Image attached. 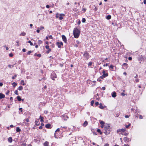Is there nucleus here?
<instances>
[{
	"mask_svg": "<svg viewBox=\"0 0 146 146\" xmlns=\"http://www.w3.org/2000/svg\"><path fill=\"white\" fill-rule=\"evenodd\" d=\"M28 42L29 43H30L31 45L32 46L33 45V43L31 42V41H30V40Z\"/></svg>",
	"mask_w": 146,
	"mask_h": 146,
	"instance_id": "obj_38",
	"label": "nucleus"
},
{
	"mask_svg": "<svg viewBox=\"0 0 146 146\" xmlns=\"http://www.w3.org/2000/svg\"><path fill=\"white\" fill-rule=\"evenodd\" d=\"M60 17H59V19L60 20H62L63 19V17H64L65 16V15L64 14L61 13L59 15Z\"/></svg>",
	"mask_w": 146,
	"mask_h": 146,
	"instance_id": "obj_10",
	"label": "nucleus"
},
{
	"mask_svg": "<svg viewBox=\"0 0 146 146\" xmlns=\"http://www.w3.org/2000/svg\"><path fill=\"white\" fill-rule=\"evenodd\" d=\"M113 67H114L112 65H111L110 66L109 68H111V69H113Z\"/></svg>",
	"mask_w": 146,
	"mask_h": 146,
	"instance_id": "obj_42",
	"label": "nucleus"
},
{
	"mask_svg": "<svg viewBox=\"0 0 146 146\" xmlns=\"http://www.w3.org/2000/svg\"><path fill=\"white\" fill-rule=\"evenodd\" d=\"M45 48L46 49H48V50H49V49H50L49 48V46H48V45H46V46H45Z\"/></svg>",
	"mask_w": 146,
	"mask_h": 146,
	"instance_id": "obj_41",
	"label": "nucleus"
},
{
	"mask_svg": "<svg viewBox=\"0 0 146 146\" xmlns=\"http://www.w3.org/2000/svg\"><path fill=\"white\" fill-rule=\"evenodd\" d=\"M54 137L55 138H57V136L56 135V133H54Z\"/></svg>",
	"mask_w": 146,
	"mask_h": 146,
	"instance_id": "obj_63",
	"label": "nucleus"
},
{
	"mask_svg": "<svg viewBox=\"0 0 146 146\" xmlns=\"http://www.w3.org/2000/svg\"><path fill=\"white\" fill-rule=\"evenodd\" d=\"M9 55V56L11 57H12L13 56V55L12 53H10Z\"/></svg>",
	"mask_w": 146,
	"mask_h": 146,
	"instance_id": "obj_46",
	"label": "nucleus"
},
{
	"mask_svg": "<svg viewBox=\"0 0 146 146\" xmlns=\"http://www.w3.org/2000/svg\"><path fill=\"white\" fill-rule=\"evenodd\" d=\"M22 51L23 52H25L26 51V49L25 48H23L22 50Z\"/></svg>",
	"mask_w": 146,
	"mask_h": 146,
	"instance_id": "obj_48",
	"label": "nucleus"
},
{
	"mask_svg": "<svg viewBox=\"0 0 146 146\" xmlns=\"http://www.w3.org/2000/svg\"><path fill=\"white\" fill-rule=\"evenodd\" d=\"M12 85H13V86L14 87H15L16 86H17V84L15 83V82H13V83H12Z\"/></svg>",
	"mask_w": 146,
	"mask_h": 146,
	"instance_id": "obj_22",
	"label": "nucleus"
},
{
	"mask_svg": "<svg viewBox=\"0 0 146 146\" xmlns=\"http://www.w3.org/2000/svg\"><path fill=\"white\" fill-rule=\"evenodd\" d=\"M35 124L36 125H38L40 124V122L39 121V119L36 120L35 122Z\"/></svg>",
	"mask_w": 146,
	"mask_h": 146,
	"instance_id": "obj_13",
	"label": "nucleus"
},
{
	"mask_svg": "<svg viewBox=\"0 0 146 146\" xmlns=\"http://www.w3.org/2000/svg\"><path fill=\"white\" fill-rule=\"evenodd\" d=\"M40 30H42L44 29V27L43 26H40V28H38Z\"/></svg>",
	"mask_w": 146,
	"mask_h": 146,
	"instance_id": "obj_30",
	"label": "nucleus"
},
{
	"mask_svg": "<svg viewBox=\"0 0 146 146\" xmlns=\"http://www.w3.org/2000/svg\"><path fill=\"white\" fill-rule=\"evenodd\" d=\"M23 89V87L21 86H19L18 88V90H22Z\"/></svg>",
	"mask_w": 146,
	"mask_h": 146,
	"instance_id": "obj_26",
	"label": "nucleus"
},
{
	"mask_svg": "<svg viewBox=\"0 0 146 146\" xmlns=\"http://www.w3.org/2000/svg\"><path fill=\"white\" fill-rule=\"evenodd\" d=\"M86 10V9L85 8H83L82 9V11L84 12H85Z\"/></svg>",
	"mask_w": 146,
	"mask_h": 146,
	"instance_id": "obj_36",
	"label": "nucleus"
},
{
	"mask_svg": "<svg viewBox=\"0 0 146 146\" xmlns=\"http://www.w3.org/2000/svg\"><path fill=\"white\" fill-rule=\"evenodd\" d=\"M102 89L103 90H105L106 89V88L105 87H102Z\"/></svg>",
	"mask_w": 146,
	"mask_h": 146,
	"instance_id": "obj_56",
	"label": "nucleus"
},
{
	"mask_svg": "<svg viewBox=\"0 0 146 146\" xmlns=\"http://www.w3.org/2000/svg\"><path fill=\"white\" fill-rule=\"evenodd\" d=\"M73 11H74L75 12H77L78 11V9L76 8H74L73 9Z\"/></svg>",
	"mask_w": 146,
	"mask_h": 146,
	"instance_id": "obj_32",
	"label": "nucleus"
},
{
	"mask_svg": "<svg viewBox=\"0 0 146 146\" xmlns=\"http://www.w3.org/2000/svg\"><path fill=\"white\" fill-rule=\"evenodd\" d=\"M17 75L15 74L14 76H13L12 77V78L14 80L15 79V78L17 77Z\"/></svg>",
	"mask_w": 146,
	"mask_h": 146,
	"instance_id": "obj_37",
	"label": "nucleus"
},
{
	"mask_svg": "<svg viewBox=\"0 0 146 146\" xmlns=\"http://www.w3.org/2000/svg\"><path fill=\"white\" fill-rule=\"evenodd\" d=\"M92 62H90L88 64V66H90L92 65Z\"/></svg>",
	"mask_w": 146,
	"mask_h": 146,
	"instance_id": "obj_39",
	"label": "nucleus"
},
{
	"mask_svg": "<svg viewBox=\"0 0 146 146\" xmlns=\"http://www.w3.org/2000/svg\"><path fill=\"white\" fill-rule=\"evenodd\" d=\"M46 7L47 8H49L50 7V6H49V5H46Z\"/></svg>",
	"mask_w": 146,
	"mask_h": 146,
	"instance_id": "obj_59",
	"label": "nucleus"
},
{
	"mask_svg": "<svg viewBox=\"0 0 146 146\" xmlns=\"http://www.w3.org/2000/svg\"><path fill=\"white\" fill-rule=\"evenodd\" d=\"M139 80L137 78H135V79L134 80V82H139Z\"/></svg>",
	"mask_w": 146,
	"mask_h": 146,
	"instance_id": "obj_29",
	"label": "nucleus"
},
{
	"mask_svg": "<svg viewBox=\"0 0 146 146\" xmlns=\"http://www.w3.org/2000/svg\"><path fill=\"white\" fill-rule=\"evenodd\" d=\"M122 66L123 67V68L125 69H127L128 67V64L126 63H123Z\"/></svg>",
	"mask_w": 146,
	"mask_h": 146,
	"instance_id": "obj_8",
	"label": "nucleus"
},
{
	"mask_svg": "<svg viewBox=\"0 0 146 146\" xmlns=\"http://www.w3.org/2000/svg\"><path fill=\"white\" fill-rule=\"evenodd\" d=\"M110 126L109 125H106L104 127V129L105 131L104 132V133L106 134V133H107V130H109L110 129Z\"/></svg>",
	"mask_w": 146,
	"mask_h": 146,
	"instance_id": "obj_4",
	"label": "nucleus"
},
{
	"mask_svg": "<svg viewBox=\"0 0 146 146\" xmlns=\"http://www.w3.org/2000/svg\"><path fill=\"white\" fill-rule=\"evenodd\" d=\"M130 125H131V124L129 123L128 125H125V127L126 128H128L130 126Z\"/></svg>",
	"mask_w": 146,
	"mask_h": 146,
	"instance_id": "obj_35",
	"label": "nucleus"
},
{
	"mask_svg": "<svg viewBox=\"0 0 146 146\" xmlns=\"http://www.w3.org/2000/svg\"><path fill=\"white\" fill-rule=\"evenodd\" d=\"M100 124H101V128H103L105 124V122L103 121H101L100 122Z\"/></svg>",
	"mask_w": 146,
	"mask_h": 146,
	"instance_id": "obj_9",
	"label": "nucleus"
},
{
	"mask_svg": "<svg viewBox=\"0 0 146 146\" xmlns=\"http://www.w3.org/2000/svg\"><path fill=\"white\" fill-rule=\"evenodd\" d=\"M84 55L85 59L86 60H88L89 57V56L88 53L87 52H85L84 54Z\"/></svg>",
	"mask_w": 146,
	"mask_h": 146,
	"instance_id": "obj_6",
	"label": "nucleus"
},
{
	"mask_svg": "<svg viewBox=\"0 0 146 146\" xmlns=\"http://www.w3.org/2000/svg\"><path fill=\"white\" fill-rule=\"evenodd\" d=\"M26 35V33L24 32H21V33L20 34V36H25Z\"/></svg>",
	"mask_w": 146,
	"mask_h": 146,
	"instance_id": "obj_17",
	"label": "nucleus"
},
{
	"mask_svg": "<svg viewBox=\"0 0 146 146\" xmlns=\"http://www.w3.org/2000/svg\"><path fill=\"white\" fill-rule=\"evenodd\" d=\"M14 93L15 94L17 95H18V91L17 90H16L15 91Z\"/></svg>",
	"mask_w": 146,
	"mask_h": 146,
	"instance_id": "obj_40",
	"label": "nucleus"
},
{
	"mask_svg": "<svg viewBox=\"0 0 146 146\" xmlns=\"http://www.w3.org/2000/svg\"><path fill=\"white\" fill-rule=\"evenodd\" d=\"M48 37L50 38H51V39L52 38V37L51 35L49 36Z\"/></svg>",
	"mask_w": 146,
	"mask_h": 146,
	"instance_id": "obj_61",
	"label": "nucleus"
},
{
	"mask_svg": "<svg viewBox=\"0 0 146 146\" xmlns=\"http://www.w3.org/2000/svg\"><path fill=\"white\" fill-rule=\"evenodd\" d=\"M111 16L110 15H108L106 17V19H107L109 20L111 18Z\"/></svg>",
	"mask_w": 146,
	"mask_h": 146,
	"instance_id": "obj_25",
	"label": "nucleus"
},
{
	"mask_svg": "<svg viewBox=\"0 0 146 146\" xmlns=\"http://www.w3.org/2000/svg\"><path fill=\"white\" fill-rule=\"evenodd\" d=\"M116 93L115 92H114L111 93L112 96L113 98H115L116 96Z\"/></svg>",
	"mask_w": 146,
	"mask_h": 146,
	"instance_id": "obj_12",
	"label": "nucleus"
},
{
	"mask_svg": "<svg viewBox=\"0 0 146 146\" xmlns=\"http://www.w3.org/2000/svg\"><path fill=\"white\" fill-rule=\"evenodd\" d=\"M32 51L31 50H29L28 52H27V55L30 54L31 52H32Z\"/></svg>",
	"mask_w": 146,
	"mask_h": 146,
	"instance_id": "obj_31",
	"label": "nucleus"
},
{
	"mask_svg": "<svg viewBox=\"0 0 146 146\" xmlns=\"http://www.w3.org/2000/svg\"><path fill=\"white\" fill-rule=\"evenodd\" d=\"M59 131H60V129L58 128L55 131V133H56V132H59Z\"/></svg>",
	"mask_w": 146,
	"mask_h": 146,
	"instance_id": "obj_44",
	"label": "nucleus"
},
{
	"mask_svg": "<svg viewBox=\"0 0 146 146\" xmlns=\"http://www.w3.org/2000/svg\"><path fill=\"white\" fill-rule=\"evenodd\" d=\"M48 142L47 141H46L44 143V146H48Z\"/></svg>",
	"mask_w": 146,
	"mask_h": 146,
	"instance_id": "obj_20",
	"label": "nucleus"
},
{
	"mask_svg": "<svg viewBox=\"0 0 146 146\" xmlns=\"http://www.w3.org/2000/svg\"><path fill=\"white\" fill-rule=\"evenodd\" d=\"M88 124V122L87 121H85L83 124V125L84 127H86Z\"/></svg>",
	"mask_w": 146,
	"mask_h": 146,
	"instance_id": "obj_21",
	"label": "nucleus"
},
{
	"mask_svg": "<svg viewBox=\"0 0 146 146\" xmlns=\"http://www.w3.org/2000/svg\"><path fill=\"white\" fill-rule=\"evenodd\" d=\"M8 141L9 142L11 143L12 141V137H9L8 139Z\"/></svg>",
	"mask_w": 146,
	"mask_h": 146,
	"instance_id": "obj_23",
	"label": "nucleus"
},
{
	"mask_svg": "<svg viewBox=\"0 0 146 146\" xmlns=\"http://www.w3.org/2000/svg\"><path fill=\"white\" fill-rule=\"evenodd\" d=\"M56 74L54 73V72H52L51 74V79L53 80H55L54 78H56Z\"/></svg>",
	"mask_w": 146,
	"mask_h": 146,
	"instance_id": "obj_5",
	"label": "nucleus"
},
{
	"mask_svg": "<svg viewBox=\"0 0 146 146\" xmlns=\"http://www.w3.org/2000/svg\"><path fill=\"white\" fill-rule=\"evenodd\" d=\"M86 21V19L84 18H82V22L83 23H85Z\"/></svg>",
	"mask_w": 146,
	"mask_h": 146,
	"instance_id": "obj_34",
	"label": "nucleus"
},
{
	"mask_svg": "<svg viewBox=\"0 0 146 146\" xmlns=\"http://www.w3.org/2000/svg\"><path fill=\"white\" fill-rule=\"evenodd\" d=\"M51 125L50 124H47L45 125V127L47 128H50Z\"/></svg>",
	"mask_w": 146,
	"mask_h": 146,
	"instance_id": "obj_16",
	"label": "nucleus"
},
{
	"mask_svg": "<svg viewBox=\"0 0 146 146\" xmlns=\"http://www.w3.org/2000/svg\"><path fill=\"white\" fill-rule=\"evenodd\" d=\"M108 64H107H107H104V65L103 66H108Z\"/></svg>",
	"mask_w": 146,
	"mask_h": 146,
	"instance_id": "obj_60",
	"label": "nucleus"
},
{
	"mask_svg": "<svg viewBox=\"0 0 146 146\" xmlns=\"http://www.w3.org/2000/svg\"><path fill=\"white\" fill-rule=\"evenodd\" d=\"M56 44L58 48H60L61 46H63V44L62 42H57L56 43Z\"/></svg>",
	"mask_w": 146,
	"mask_h": 146,
	"instance_id": "obj_7",
	"label": "nucleus"
},
{
	"mask_svg": "<svg viewBox=\"0 0 146 146\" xmlns=\"http://www.w3.org/2000/svg\"><path fill=\"white\" fill-rule=\"evenodd\" d=\"M99 108H100V109H103L104 108V106L102 105V104H101V103H100V104Z\"/></svg>",
	"mask_w": 146,
	"mask_h": 146,
	"instance_id": "obj_19",
	"label": "nucleus"
},
{
	"mask_svg": "<svg viewBox=\"0 0 146 146\" xmlns=\"http://www.w3.org/2000/svg\"><path fill=\"white\" fill-rule=\"evenodd\" d=\"M17 99L18 100V101H20L21 100V98L20 97L18 96L17 97Z\"/></svg>",
	"mask_w": 146,
	"mask_h": 146,
	"instance_id": "obj_28",
	"label": "nucleus"
},
{
	"mask_svg": "<svg viewBox=\"0 0 146 146\" xmlns=\"http://www.w3.org/2000/svg\"><path fill=\"white\" fill-rule=\"evenodd\" d=\"M59 13H57L56 14V18H58L59 17Z\"/></svg>",
	"mask_w": 146,
	"mask_h": 146,
	"instance_id": "obj_33",
	"label": "nucleus"
},
{
	"mask_svg": "<svg viewBox=\"0 0 146 146\" xmlns=\"http://www.w3.org/2000/svg\"><path fill=\"white\" fill-rule=\"evenodd\" d=\"M40 121L41 122H43L44 118L42 117L41 116H40Z\"/></svg>",
	"mask_w": 146,
	"mask_h": 146,
	"instance_id": "obj_24",
	"label": "nucleus"
},
{
	"mask_svg": "<svg viewBox=\"0 0 146 146\" xmlns=\"http://www.w3.org/2000/svg\"><path fill=\"white\" fill-rule=\"evenodd\" d=\"M5 97V96L2 93H0V99H1Z\"/></svg>",
	"mask_w": 146,
	"mask_h": 146,
	"instance_id": "obj_14",
	"label": "nucleus"
},
{
	"mask_svg": "<svg viewBox=\"0 0 146 146\" xmlns=\"http://www.w3.org/2000/svg\"><path fill=\"white\" fill-rule=\"evenodd\" d=\"M4 47H6V49L7 50H8L9 49V48L8 47H6V46H5Z\"/></svg>",
	"mask_w": 146,
	"mask_h": 146,
	"instance_id": "obj_55",
	"label": "nucleus"
},
{
	"mask_svg": "<svg viewBox=\"0 0 146 146\" xmlns=\"http://www.w3.org/2000/svg\"><path fill=\"white\" fill-rule=\"evenodd\" d=\"M73 33L74 36L75 38H77L78 37L80 32L78 29L77 28H74Z\"/></svg>",
	"mask_w": 146,
	"mask_h": 146,
	"instance_id": "obj_1",
	"label": "nucleus"
},
{
	"mask_svg": "<svg viewBox=\"0 0 146 146\" xmlns=\"http://www.w3.org/2000/svg\"><path fill=\"white\" fill-rule=\"evenodd\" d=\"M130 116V115H129V116L128 115H125V118H128L129 117V116Z\"/></svg>",
	"mask_w": 146,
	"mask_h": 146,
	"instance_id": "obj_49",
	"label": "nucleus"
},
{
	"mask_svg": "<svg viewBox=\"0 0 146 146\" xmlns=\"http://www.w3.org/2000/svg\"><path fill=\"white\" fill-rule=\"evenodd\" d=\"M9 90H8V91H7V92H6V95H8V94H9Z\"/></svg>",
	"mask_w": 146,
	"mask_h": 146,
	"instance_id": "obj_47",
	"label": "nucleus"
},
{
	"mask_svg": "<svg viewBox=\"0 0 146 146\" xmlns=\"http://www.w3.org/2000/svg\"><path fill=\"white\" fill-rule=\"evenodd\" d=\"M104 146H109V145L108 143H106L105 144Z\"/></svg>",
	"mask_w": 146,
	"mask_h": 146,
	"instance_id": "obj_54",
	"label": "nucleus"
},
{
	"mask_svg": "<svg viewBox=\"0 0 146 146\" xmlns=\"http://www.w3.org/2000/svg\"><path fill=\"white\" fill-rule=\"evenodd\" d=\"M144 4H146V0H144L143 1Z\"/></svg>",
	"mask_w": 146,
	"mask_h": 146,
	"instance_id": "obj_64",
	"label": "nucleus"
},
{
	"mask_svg": "<svg viewBox=\"0 0 146 146\" xmlns=\"http://www.w3.org/2000/svg\"><path fill=\"white\" fill-rule=\"evenodd\" d=\"M16 43H17V46H19V42L18 41H17L16 42Z\"/></svg>",
	"mask_w": 146,
	"mask_h": 146,
	"instance_id": "obj_53",
	"label": "nucleus"
},
{
	"mask_svg": "<svg viewBox=\"0 0 146 146\" xmlns=\"http://www.w3.org/2000/svg\"><path fill=\"white\" fill-rule=\"evenodd\" d=\"M94 103V101H92L91 102V104L92 106H93V104Z\"/></svg>",
	"mask_w": 146,
	"mask_h": 146,
	"instance_id": "obj_43",
	"label": "nucleus"
},
{
	"mask_svg": "<svg viewBox=\"0 0 146 146\" xmlns=\"http://www.w3.org/2000/svg\"><path fill=\"white\" fill-rule=\"evenodd\" d=\"M95 104L96 106H98L99 105V103L98 102H96L95 103Z\"/></svg>",
	"mask_w": 146,
	"mask_h": 146,
	"instance_id": "obj_58",
	"label": "nucleus"
},
{
	"mask_svg": "<svg viewBox=\"0 0 146 146\" xmlns=\"http://www.w3.org/2000/svg\"><path fill=\"white\" fill-rule=\"evenodd\" d=\"M126 131L125 128H122L121 129H118L117 131V132L118 134H120V133L124 132Z\"/></svg>",
	"mask_w": 146,
	"mask_h": 146,
	"instance_id": "obj_3",
	"label": "nucleus"
},
{
	"mask_svg": "<svg viewBox=\"0 0 146 146\" xmlns=\"http://www.w3.org/2000/svg\"><path fill=\"white\" fill-rule=\"evenodd\" d=\"M51 50L50 49H49L46 52V53H48Z\"/></svg>",
	"mask_w": 146,
	"mask_h": 146,
	"instance_id": "obj_51",
	"label": "nucleus"
},
{
	"mask_svg": "<svg viewBox=\"0 0 146 146\" xmlns=\"http://www.w3.org/2000/svg\"><path fill=\"white\" fill-rule=\"evenodd\" d=\"M21 131V129H19V127H17L16 128V131L17 132H20Z\"/></svg>",
	"mask_w": 146,
	"mask_h": 146,
	"instance_id": "obj_27",
	"label": "nucleus"
},
{
	"mask_svg": "<svg viewBox=\"0 0 146 146\" xmlns=\"http://www.w3.org/2000/svg\"><path fill=\"white\" fill-rule=\"evenodd\" d=\"M128 59L129 60H131L132 59V58L131 57H129L128 58Z\"/></svg>",
	"mask_w": 146,
	"mask_h": 146,
	"instance_id": "obj_57",
	"label": "nucleus"
},
{
	"mask_svg": "<svg viewBox=\"0 0 146 146\" xmlns=\"http://www.w3.org/2000/svg\"><path fill=\"white\" fill-rule=\"evenodd\" d=\"M123 140L124 141V142H128L129 141V139L128 138L126 137H124V138L123 139Z\"/></svg>",
	"mask_w": 146,
	"mask_h": 146,
	"instance_id": "obj_15",
	"label": "nucleus"
},
{
	"mask_svg": "<svg viewBox=\"0 0 146 146\" xmlns=\"http://www.w3.org/2000/svg\"><path fill=\"white\" fill-rule=\"evenodd\" d=\"M97 131L98 133H100L101 132L100 130L99 129H98Z\"/></svg>",
	"mask_w": 146,
	"mask_h": 146,
	"instance_id": "obj_52",
	"label": "nucleus"
},
{
	"mask_svg": "<svg viewBox=\"0 0 146 146\" xmlns=\"http://www.w3.org/2000/svg\"><path fill=\"white\" fill-rule=\"evenodd\" d=\"M106 70H103L102 71V73H103V74L102 76H100V78L102 79H103L104 78H105V77L107 76H108V73H106Z\"/></svg>",
	"mask_w": 146,
	"mask_h": 146,
	"instance_id": "obj_2",
	"label": "nucleus"
},
{
	"mask_svg": "<svg viewBox=\"0 0 146 146\" xmlns=\"http://www.w3.org/2000/svg\"><path fill=\"white\" fill-rule=\"evenodd\" d=\"M42 43V41L41 40H39L38 41V43L39 44H41Z\"/></svg>",
	"mask_w": 146,
	"mask_h": 146,
	"instance_id": "obj_50",
	"label": "nucleus"
},
{
	"mask_svg": "<svg viewBox=\"0 0 146 146\" xmlns=\"http://www.w3.org/2000/svg\"><path fill=\"white\" fill-rule=\"evenodd\" d=\"M37 56L40 57L41 56V55L40 54H38L37 55Z\"/></svg>",
	"mask_w": 146,
	"mask_h": 146,
	"instance_id": "obj_62",
	"label": "nucleus"
},
{
	"mask_svg": "<svg viewBox=\"0 0 146 146\" xmlns=\"http://www.w3.org/2000/svg\"><path fill=\"white\" fill-rule=\"evenodd\" d=\"M62 38L63 40L64 41V42L65 43H66L67 42V41H66L67 40H66V36L64 35H62Z\"/></svg>",
	"mask_w": 146,
	"mask_h": 146,
	"instance_id": "obj_11",
	"label": "nucleus"
},
{
	"mask_svg": "<svg viewBox=\"0 0 146 146\" xmlns=\"http://www.w3.org/2000/svg\"><path fill=\"white\" fill-rule=\"evenodd\" d=\"M21 84L23 86H25L26 85V84L24 82V81L23 80H22L21 81Z\"/></svg>",
	"mask_w": 146,
	"mask_h": 146,
	"instance_id": "obj_18",
	"label": "nucleus"
},
{
	"mask_svg": "<svg viewBox=\"0 0 146 146\" xmlns=\"http://www.w3.org/2000/svg\"><path fill=\"white\" fill-rule=\"evenodd\" d=\"M143 117V116L141 115H139V118L140 119H142Z\"/></svg>",
	"mask_w": 146,
	"mask_h": 146,
	"instance_id": "obj_45",
	"label": "nucleus"
}]
</instances>
